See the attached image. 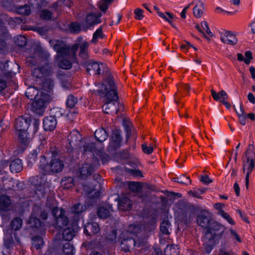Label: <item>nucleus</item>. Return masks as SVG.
<instances>
[{
    "label": "nucleus",
    "mask_w": 255,
    "mask_h": 255,
    "mask_svg": "<svg viewBox=\"0 0 255 255\" xmlns=\"http://www.w3.org/2000/svg\"><path fill=\"white\" fill-rule=\"evenodd\" d=\"M101 15H97L95 14L90 13L87 15L86 20L84 23V26L83 28L84 30H87L88 28H90L94 25L97 24L101 22L100 18Z\"/></svg>",
    "instance_id": "nucleus-12"
},
{
    "label": "nucleus",
    "mask_w": 255,
    "mask_h": 255,
    "mask_svg": "<svg viewBox=\"0 0 255 255\" xmlns=\"http://www.w3.org/2000/svg\"><path fill=\"white\" fill-rule=\"evenodd\" d=\"M78 102L77 99L73 95H69L67 99L66 104L68 107L73 108Z\"/></svg>",
    "instance_id": "nucleus-41"
},
{
    "label": "nucleus",
    "mask_w": 255,
    "mask_h": 255,
    "mask_svg": "<svg viewBox=\"0 0 255 255\" xmlns=\"http://www.w3.org/2000/svg\"><path fill=\"white\" fill-rule=\"evenodd\" d=\"M52 71L51 66L46 64L45 66L41 68H35L32 70L33 75L38 78H41L43 76H47L50 74Z\"/></svg>",
    "instance_id": "nucleus-13"
},
{
    "label": "nucleus",
    "mask_w": 255,
    "mask_h": 255,
    "mask_svg": "<svg viewBox=\"0 0 255 255\" xmlns=\"http://www.w3.org/2000/svg\"><path fill=\"white\" fill-rule=\"evenodd\" d=\"M29 224L31 227L38 228L41 227V223L40 220L34 215H32L29 220Z\"/></svg>",
    "instance_id": "nucleus-37"
},
{
    "label": "nucleus",
    "mask_w": 255,
    "mask_h": 255,
    "mask_svg": "<svg viewBox=\"0 0 255 255\" xmlns=\"http://www.w3.org/2000/svg\"><path fill=\"white\" fill-rule=\"evenodd\" d=\"M214 237L212 235L211 231H208L206 233L205 236L203 238L204 242V250L207 254H209L212 250L213 247L215 244Z\"/></svg>",
    "instance_id": "nucleus-9"
},
{
    "label": "nucleus",
    "mask_w": 255,
    "mask_h": 255,
    "mask_svg": "<svg viewBox=\"0 0 255 255\" xmlns=\"http://www.w3.org/2000/svg\"><path fill=\"white\" fill-rule=\"evenodd\" d=\"M214 208L218 210V215H219V213L220 211H223L222 210L223 208L224 207V205L221 203H216L214 205Z\"/></svg>",
    "instance_id": "nucleus-61"
},
{
    "label": "nucleus",
    "mask_w": 255,
    "mask_h": 255,
    "mask_svg": "<svg viewBox=\"0 0 255 255\" xmlns=\"http://www.w3.org/2000/svg\"><path fill=\"white\" fill-rule=\"evenodd\" d=\"M142 232L140 227L135 224L128 226L120 234V237L117 239V231L112 232V236L114 237L115 243L120 242L122 250L124 252H128L132 246L139 247L141 245V242L137 239L134 238L135 235Z\"/></svg>",
    "instance_id": "nucleus-3"
},
{
    "label": "nucleus",
    "mask_w": 255,
    "mask_h": 255,
    "mask_svg": "<svg viewBox=\"0 0 255 255\" xmlns=\"http://www.w3.org/2000/svg\"><path fill=\"white\" fill-rule=\"evenodd\" d=\"M155 222H152L150 225H147V226L145 227V229L144 231V232H146L147 231L148 232L151 231L155 229Z\"/></svg>",
    "instance_id": "nucleus-58"
},
{
    "label": "nucleus",
    "mask_w": 255,
    "mask_h": 255,
    "mask_svg": "<svg viewBox=\"0 0 255 255\" xmlns=\"http://www.w3.org/2000/svg\"><path fill=\"white\" fill-rule=\"evenodd\" d=\"M95 136L97 140L102 142L107 139L108 134L104 129L99 128L95 131Z\"/></svg>",
    "instance_id": "nucleus-26"
},
{
    "label": "nucleus",
    "mask_w": 255,
    "mask_h": 255,
    "mask_svg": "<svg viewBox=\"0 0 255 255\" xmlns=\"http://www.w3.org/2000/svg\"><path fill=\"white\" fill-rule=\"evenodd\" d=\"M248 99L250 103H251L252 104L255 103V97L254 96V95L252 93H249L248 94Z\"/></svg>",
    "instance_id": "nucleus-63"
},
{
    "label": "nucleus",
    "mask_w": 255,
    "mask_h": 255,
    "mask_svg": "<svg viewBox=\"0 0 255 255\" xmlns=\"http://www.w3.org/2000/svg\"><path fill=\"white\" fill-rule=\"evenodd\" d=\"M49 43L57 52L56 61L58 66L63 69H70L75 60L78 46L76 45L70 48L62 41L57 40H51Z\"/></svg>",
    "instance_id": "nucleus-2"
},
{
    "label": "nucleus",
    "mask_w": 255,
    "mask_h": 255,
    "mask_svg": "<svg viewBox=\"0 0 255 255\" xmlns=\"http://www.w3.org/2000/svg\"><path fill=\"white\" fill-rule=\"evenodd\" d=\"M112 0H101L99 2V6L100 9L103 11H106V10L108 8L109 3Z\"/></svg>",
    "instance_id": "nucleus-44"
},
{
    "label": "nucleus",
    "mask_w": 255,
    "mask_h": 255,
    "mask_svg": "<svg viewBox=\"0 0 255 255\" xmlns=\"http://www.w3.org/2000/svg\"><path fill=\"white\" fill-rule=\"evenodd\" d=\"M45 180L44 177H40L37 176L33 180L32 183L36 186H39L37 187L36 193L37 194L38 197H43L44 196V191H43V188L42 187L43 184L45 182Z\"/></svg>",
    "instance_id": "nucleus-15"
},
{
    "label": "nucleus",
    "mask_w": 255,
    "mask_h": 255,
    "mask_svg": "<svg viewBox=\"0 0 255 255\" xmlns=\"http://www.w3.org/2000/svg\"><path fill=\"white\" fill-rule=\"evenodd\" d=\"M197 222L199 226L202 227H206L209 224V220L206 216L201 215L198 216Z\"/></svg>",
    "instance_id": "nucleus-32"
},
{
    "label": "nucleus",
    "mask_w": 255,
    "mask_h": 255,
    "mask_svg": "<svg viewBox=\"0 0 255 255\" xmlns=\"http://www.w3.org/2000/svg\"><path fill=\"white\" fill-rule=\"evenodd\" d=\"M6 83L5 81L0 80V95L1 94L2 91L6 88Z\"/></svg>",
    "instance_id": "nucleus-62"
},
{
    "label": "nucleus",
    "mask_w": 255,
    "mask_h": 255,
    "mask_svg": "<svg viewBox=\"0 0 255 255\" xmlns=\"http://www.w3.org/2000/svg\"><path fill=\"white\" fill-rule=\"evenodd\" d=\"M83 26H84L83 22L82 24L76 22L72 23L70 26V31L72 33H79L81 30L85 31L83 28Z\"/></svg>",
    "instance_id": "nucleus-31"
},
{
    "label": "nucleus",
    "mask_w": 255,
    "mask_h": 255,
    "mask_svg": "<svg viewBox=\"0 0 255 255\" xmlns=\"http://www.w3.org/2000/svg\"><path fill=\"white\" fill-rule=\"evenodd\" d=\"M143 11L140 8H136L134 10L135 18L138 20H141L143 18Z\"/></svg>",
    "instance_id": "nucleus-51"
},
{
    "label": "nucleus",
    "mask_w": 255,
    "mask_h": 255,
    "mask_svg": "<svg viewBox=\"0 0 255 255\" xmlns=\"http://www.w3.org/2000/svg\"><path fill=\"white\" fill-rule=\"evenodd\" d=\"M40 16L45 19H49L52 17V13L48 10H43L40 13Z\"/></svg>",
    "instance_id": "nucleus-50"
},
{
    "label": "nucleus",
    "mask_w": 255,
    "mask_h": 255,
    "mask_svg": "<svg viewBox=\"0 0 255 255\" xmlns=\"http://www.w3.org/2000/svg\"><path fill=\"white\" fill-rule=\"evenodd\" d=\"M219 215L223 218L230 224H235V222L234 221L233 219L231 217V216L228 213L225 212L224 211H220V212L219 213Z\"/></svg>",
    "instance_id": "nucleus-43"
},
{
    "label": "nucleus",
    "mask_w": 255,
    "mask_h": 255,
    "mask_svg": "<svg viewBox=\"0 0 255 255\" xmlns=\"http://www.w3.org/2000/svg\"><path fill=\"white\" fill-rule=\"evenodd\" d=\"M131 204L130 200L127 197L121 198L118 203V208L121 210H128L130 209Z\"/></svg>",
    "instance_id": "nucleus-22"
},
{
    "label": "nucleus",
    "mask_w": 255,
    "mask_h": 255,
    "mask_svg": "<svg viewBox=\"0 0 255 255\" xmlns=\"http://www.w3.org/2000/svg\"><path fill=\"white\" fill-rule=\"evenodd\" d=\"M104 67V65L102 63H99L97 62H92L90 63L87 68V70L89 72L91 70H93L95 74H100L101 69Z\"/></svg>",
    "instance_id": "nucleus-23"
},
{
    "label": "nucleus",
    "mask_w": 255,
    "mask_h": 255,
    "mask_svg": "<svg viewBox=\"0 0 255 255\" xmlns=\"http://www.w3.org/2000/svg\"><path fill=\"white\" fill-rule=\"evenodd\" d=\"M99 92L104 102L103 107L104 113L112 115L117 114L122 105L118 101L117 88L112 77H109L107 79Z\"/></svg>",
    "instance_id": "nucleus-1"
},
{
    "label": "nucleus",
    "mask_w": 255,
    "mask_h": 255,
    "mask_svg": "<svg viewBox=\"0 0 255 255\" xmlns=\"http://www.w3.org/2000/svg\"><path fill=\"white\" fill-rule=\"evenodd\" d=\"M239 119V122L243 126H244L246 124V115H237Z\"/></svg>",
    "instance_id": "nucleus-54"
},
{
    "label": "nucleus",
    "mask_w": 255,
    "mask_h": 255,
    "mask_svg": "<svg viewBox=\"0 0 255 255\" xmlns=\"http://www.w3.org/2000/svg\"><path fill=\"white\" fill-rule=\"evenodd\" d=\"M9 169L11 172H20L22 169V161L19 158L14 159L9 165Z\"/></svg>",
    "instance_id": "nucleus-21"
},
{
    "label": "nucleus",
    "mask_w": 255,
    "mask_h": 255,
    "mask_svg": "<svg viewBox=\"0 0 255 255\" xmlns=\"http://www.w3.org/2000/svg\"><path fill=\"white\" fill-rule=\"evenodd\" d=\"M22 224V221L21 219L19 218H16L11 222V229L15 231L18 230L21 228Z\"/></svg>",
    "instance_id": "nucleus-35"
},
{
    "label": "nucleus",
    "mask_w": 255,
    "mask_h": 255,
    "mask_svg": "<svg viewBox=\"0 0 255 255\" xmlns=\"http://www.w3.org/2000/svg\"><path fill=\"white\" fill-rule=\"evenodd\" d=\"M208 231H211L212 235L214 237V239H215L216 236H219L220 237L223 233L224 231V227L221 224H215L212 229L208 230Z\"/></svg>",
    "instance_id": "nucleus-24"
},
{
    "label": "nucleus",
    "mask_w": 255,
    "mask_h": 255,
    "mask_svg": "<svg viewBox=\"0 0 255 255\" xmlns=\"http://www.w3.org/2000/svg\"><path fill=\"white\" fill-rule=\"evenodd\" d=\"M16 134L18 135L19 139L21 143L26 145L29 142V138L27 137V130L17 131Z\"/></svg>",
    "instance_id": "nucleus-33"
},
{
    "label": "nucleus",
    "mask_w": 255,
    "mask_h": 255,
    "mask_svg": "<svg viewBox=\"0 0 255 255\" xmlns=\"http://www.w3.org/2000/svg\"><path fill=\"white\" fill-rule=\"evenodd\" d=\"M201 181L204 184H208L212 182V180L207 175H204L201 177Z\"/></svg>",
    "instance_id": "nucleus-55"
},
{
    "label": "nucleus",
    "mask_w": 255,
    "mask_h": 255,
    "mask_svg": "<svg viewBox=\"0 0 255 255\" xmlns=\"http://www.w3.org/2000/svg\"><path fill=\"white\" fill-rule=\"evenodd\" d=\"M29 125V120L28 119L24 118L22 117H18L16 119L14 124L16 132L27 130Z\"/></svg>",
    "instance_id": "nucleus-14"
},
{
    "label": "nucleus",
    "mask_w": 255,
    "mask_h": 255,
    "mask_svg": "<svg viewBox=\"0 0 255 255\" xmlns=\"http://www.w3.org/2000/svg\"><path fill=\"white\" fill-rule=\"evenodd\" d=\"M213 98L216 101H220L222 99H227L228 96L224 90H221L219 93L216 92L214 90H211Z\"/></svg>",
    "instance_id": "nucleus-25"
},
{
    "label": "nucleus",
    "mask_w": 255,
    "mask_h": 255,
    "mask_svg": "<svg viewBox=\"0 0 255 255\" xmlns=\"http://www.w3.org/2000/svg\"><path fill=\"white\" fill-rule=\"evenodd\" d=\"M40 124V121L39 120L34 119L32 124V126L33 127L34 132H35L38 128Z\"/></svg>",
    "instance_id": "nucleus-59"
},
{
    "label": "nucleus",
    "mask_w": 255,
    "mask_h": 255,
    "mask_svg": "<svg viewBox=\"0 0 255 255\" xmlns=\"http://www.w3.org/2000/svg\"><path fill=\"white\" fill-rule=\"evenodd\" d=\"M53 216L55 217V226L57 228L62 229L65 227L63 232V238L65 240L71 241L78 231V223L74 221L72 225L68 224V219L64 215V211L62 209L54 208L52 210Z\"/></svg>",
    "instance_id": "nucleus-4"
},
{
    "label": "nucleus",
    "mask_w": 255,
    "mask_h": 255,
    "mask_svg": "<svg viewBox=\"0 0 255 255\" xmlns=\"http://www.w3.org/2000/svg\"><path fill=\"white\" fill-rule=\"evenodd\" d=\"M100 166V162L96 158L93 159V165L90 163H86L84 164L79 169V172L82 178L91 175L95 171V169Z\"/></svg>",
    "instance_id": "nucleus-8"
},
{
    "label": "nucleus",
    "mask_w": 255,
    "mask_h": 255,
    "mask_svg": "<svg viewBox=\"0 0 255 255\" xmlns=\"http://www.w3.org/2000/svg\"><path fill=\"white\" fill-rule=\"evenodd\" d=\"M170 227V224L168 221H163L160 225V230L163 234L167 235L169 234Z\"/></svg>",
    "instance_id": "nucleus-39"
},
{
    "label": "nucleus",
    "mask_w": 255,
    "mask_h": 255,
    "mask_svg": "<svg viewBox=\"0 0 255 255\" xmlns=\"http://www.w3.org/2000/svg\"><path fill=\"white\" fill-rule=\"evenodd\" d=\"M69 144L72 148H77L81 145V136L77 130H73L68 136Z\"/></svg>",
    "instance_id": "nucleus-10"
},
{
    "label": "nucleus",
    "mask_w": 255,
    "mask_h": 255,
    "mask_svg": "<svg viewBox=\"0 0 255 255\" xmlns=\"http://www.w3.org/2000/svg\"><path fill=\"white\" fill-rule=\"evenodd\" d=\"M97 214L101 218H106L109 216L110 210L105 206H101L98 209Z\"/></svg>",
    "instance_id": "nucleus-30"
},
{
    "label": "nucleus",
    "mask_w": 255,
    "mask_h": 255,
    "mask_svg": "<svg viewBox=\"0 0 255 255\" xmlns=\"http://www.w3.org/2000/svg\"><path fill=\"white\" fill-rule=\"evenodd\" d=\"M245 56L246 58L244 59V62L246 64H249L250 62V60L253 58L252 52L250 51H246Z\"/></svg>",
    "instance_id": "nucleus-52"
},
{
    "label": "nucleus",
    "mask_w": 255,
    "mask_h": 255,
    "mask_svg": "<svg viewBox=\"0 0 255 255\" xmlns=\"http://www.w3.org/2000/svg\"><path fill=\"white\" fill-rule=\"evenodd\" d=\"M11 202L8 196L3 195L0 196V213L7 211L11 208Z\"/></svg>",
    "instance_id": "nucleus-16"
},
{
    "label": "nucleus",
    "mask_w": 255,
    "mask_h": 255,
    "mask_svg": "<svg viewBox=\"0 0 255 255\" xmlns=\"http://www.w3.org/2000/svg\"><path fill=\"white\" fill-rule=\"evenodd\" d=\"M179 249L176 245H168L165 249L166 255H178L179 253Z\"/></svg>",
    "instance_id": "nucleus-28"
},
{
    "label": "nucleus",
    "mask_w": 255,
    "mask_h": 255,
    "mask_svg": "<svg viewBox=\"0 0 255 255\" xmlns=\"http://www.w3.org/2000/svg\"><path fill=\"white\" fill-rule=\"evenodd\" d=\"M122 141L121 132L119 130L114 131L112 133V137L110 139V146L114 148L119 146Z\"/></svg>",
    "instance_id": "nucleus-19"
},
{
    "label": "nucleus",
    "mask_w": 255,
    "mask_h": 255,
    "mask_svg": "<svg viewBox=\"0 0 255 255\" xmlns=\"http://www.w3.org/2000/svg\"><path fill=\"white\" fill-rule=\"evenodd\" d=\"M234 190L235 191L236 195L237 196H239L240 189V187L237 183H235V184L234 185Z\"/></svg>",
    "instance_id": "nucleus-64"
},
{
    "label": "nucleus",
    "mask_w": 255,
    "mask_h": 255,
    "mask_svg": "<svg viewBox=\"0 0 255 255\" xmlns=\"http://www.w3.org/2000/svg\"><path fill=\"white\" fill-rule=\"evenodd\" d=\"M188 194L194 197L200 198L199 193L197 190H190L188 192Z\"/></svg>",
    "instance_id": "nucleus-60"
},
{
    "label": "nucleus",
    "mask_w": 255,
    "mask_h": 255,
    "mask_svg": "<svg viewBox=\"0 0 255 255\" xmlns=\"http://www.w3.org/2000/svg\"><path fill=\"white\" fill-rule=\"evenodd\" d=\"M220 33V39L226 44L235 45L238 42L237 38L231 31H224Z\"/></svg>",
    "instance_id": "nucleus-11"
},
{
    "label": "nucleus",
    "mask_w": 255,
    "mask_h": 255,
    "mask_svg": "<svg viewBox=\"0 0 255 255\" xmlns=\"http://www.w3.org/2000/svg\"><path fill=\"white\" fill-rule=\"evenodd\" d=\"M192 4V2L190 3L189 5H188L186 6H185L183 8V9L182 10V12L180 13V16H181V18H184V19L186 18V11L189 9V8L190 7V5Z\"/></svg>",
    "instance_id": "nucleus-57"
},
{
    "label": "nucleus",
    "mask_w": 255,
    "mask_h": 255,
    "mask_svg": "<svg viewBox=\"0 0 255 255\" xmlns=\"http://www.w3.org/2000/svg\"><path fill=\"white\" fill-rule=\"evenodd\" d=\"M104 35L103 34L102 29L100 27L94 33L92 42L93 43H96L99 39H102Z\"/></svg>",
    "instance_id": "nucleus-34"
},
{
    "label": "nucleus",
    "mask_w": 255,
    "mask_h": 255,
    "mask_svg": "<svg viewBox=\"0 0 255 255\" xmlns=\"http://www.w3.org/2000/svg\"><path fill=\"white\" fill-rule=\"evenodd\" d=\"M43 124L44 130L50 131L56 128L57 121L54 117H47L44 119Z\"/></svg>",
    "instance_id": "nucleus-17"
},
{
    "label": "nucleus",
    "mask_w": 255,
    "mask_h": 255,
    "mask_svg": "<svg viewBox=\"0 0 255 255\" xmlns=\"http://www.w3.org/2000/svg\"><path fill=\"white\" fill-rule=\"evenodd\" d=\"M86 209V207L80 203L74 205L71 209V212L73 214H78Z\"/></svg>",
    "instance_id": "nucleus-36"
},
{
    "label": "nucleus",
    "mask_w": 255,
    "mask_h": 255,
    "mask_svg": "<svg viewBox=\"0 0 255 255\" xmlns=\"http://www.w3.org/2000/svg\"><path fill=\"white\" fill-rule=\"evenodd\" d=\"M95 144L94 143H89L84 146V152L86 153L88 151L92 152L95 151Z\"/></svg>",
    "instance_id": "nucleus-48"
},
{
    "label": "nucleus",
    "mask_w": 255,
    "mask_h": 255,
    "mask_svg": "<svg viewBox=\"0 0 255 255\" xmlns=\"http://www.w3.org/2000/svg\"><path fill=\"white\" fill-rule=\"evenodd\" d=\"M40 151V147H37L33 149L28 155L27 158V165L29 167H32L36 162L37 156Z\"/></svg>",
    "instance_id": "nucleus-20"
},
{
    "label": "nucleus",
    "mask_w": 255,
    "mask_h": 255,
    "mask_svg": "<svg viewBox=\"0 0 255 255\" xmlns=\"http://www.w3.org/2000/svg\"><path fill=\"white\" fill-rule=\"evenodd\" d=\"M203 4L199 2L197 4L193 9L194 15L197 18H200L203 14Z\"/></svg>",
    "instance_id": "nucleus-29"
},
{
    "label": "nucleus",
    "mask_w": 255,
    "mask_h": 255,
    "mask_svg": "<svg viewBox=\"0 0 255 255\" xmlns=\"http://www.w3.org/2000/svg\"><path fill=\"white\" fill-rule=\"evenodd\" d=\"M229 232L233 239L236 240L239 243L242 242L241 239L235 231L231 229L229 230Z\"/></svg>",
    "instance_id": "nucleus-49"
},
{
    "label": "nucleus",
    "mask_w": 255,
    "mask_h": 255,
    "mask_svg": "<svg viewBox=\"0 0 255 255\" xmlns=\"http://www.w3.org/2000/svg\"><path fill=\"white\" fill-rule=\"evenodd\" d=\"M63 167V162L58 158H53L49 163L44 155L40 157L38 167L40 172L43 174H51L61 172Z\"/></svg>",
    "instance_id": "nucleus-6"
},
{
    "label": "nucleus",
    "mask_w": 255,
    "mask_h": 255,
    "mask_svg": "<svg viewBox=\"0 0 255 255\" xmlns=\"http://www.w3.org/2000/svg\"><path fill=\"white\" fill-rule=\"evenodd\" d=\"M18 12L21 14L28 15L30 12V9L28 5H25L19 7L18 9Z\"/></svg>",
    "instance_id": "nucleus-45"
},
{
    "label": "nucleus",
    "mask_w": 255,
    "mask_h": 255,
    "mask_svg": "<svg viewBox=\"0 0 255 255\" xmlns=\"http://www.w3.org/2000/svg\"><path fill=\"white\" fill-rule=\"evenodd\" d=\"M100 228L98 223L93 222L88 223L85 225L84 233L87 235L91 236L92 234H97L99 232Z\"/></svg>",
    "instance_id": "nucleus-18"
},
{
    "label": "nucleus",
    "mask_w": 255,
    "mask_h": 255,
    "mask_svg": "<svg viewBox=\"0 0 255 255\" xmlns=\"http://www.w3.org/2000/svg\"><path fill=\"white\" fill-rule=\"evenodd\" d=\"M32 246L36 249H39L43 246L42 239L39 237H35L32 239Z\"/></svg>",
    "instance_id": "nucleus-40"
},
{
    "label": "nucleus",
    "mask_w": 255,
    "mask_h": 255,
    "mask_svg": "<svg viewBox=\"0 0 255 255\" xmlns=\"http://www.w3.org/2000/svg\"><path fill=\"white\" fill-rule=\"evenodd\" d=\"M62 184L65 188H70L74 185V179L72 177L65 178L62 181Z\"/></svg>",
    "instance_id": "nucleus-42"
},
{
    "label": "nucleus",
    "mask_w": 255,
    "mask_h": 255,
    "mask_svg": "<svg viewBox=\"0 0 255 255\" xmlns=\"http://www.w3.org/2000/svg\"><path fill=\"white\" fill-rule=\"evenodd\" d=\"M129 188L133 191H137L139 188L138 183L137 182H132L129 184Z\"/></svg>",
    "instance_id": "nucleus-53"
},
{
    "label": "nucleus",
    "mask_w": 255,
    "mask_h": 255,
    "mask_svg": "<svg viewBox=\"0 0 255 255\" xmlns=\"http://www.w3.org/2000/svg\"><path fill=\"white\" fill-rule=\"evenodd\" d=\"M201 27L207 34H208L210 36H213V33L210 30L208 23L206 21H203L201 22Z\"/></svg>",
    "instance_id": "nucleus-47"
},
{
    "label": "nucleus",
    "mask_w": 255,
    "mask_h": 255,
    "mask_svg": "<svg viewBox=\"0 0 255 255\" xmlns=\"http://www.w3.org/2000/svg\"><path fill=\"white\" fill-rule=\"evenodd\" d=\"M25 95L29 99L33 101L32 104L34 112L42 115L45 105L50 100L49 95L44 93L43 90L38 91L34 87L28 88Z\"/></svg>",
    "instance_id": "nucleus-5"
},
{
    "label": "nucleus",
    "mask_w": 255,
    "mask_h": 255,
    "mask_svg": "<svg viewBox=\"0 0 255 255\" xmlns=\"http://www.w3.org/2000/svg\"><path fill=\"white\" fill-rule=\"evenodd\" d=\"M77 45L78 47H80V55L83 58H86L87 57V51L88 47V43L85 41H82L79 45L75 44L73 46Z\"/></svg>",
    "instance_id": "nucleus-27"
},
{
    "label": "nucleus",
    "mask_w": 255,
    "mask_h": 255,
    "mask_svg": "<svg viewBox=\"0 0 255 255\" xmlns=\"http://www.w3.org/2000/svg\"><path fill=\"white\" fill-rule=\"evenodd\" d=\"M255 154L254 147L253 144H249L243 158V172L246 174V186L248 189L249 185V175L255 167L254 158Z\"/></svg>",
    "instance_id": "nucleus-7"
},
{
    "label": "nucleus",
    "mask_w": 255,
    "mask_h": 255,
    "mask_svg": "<svg viewBox=\"0 0 255 255\" xmlns=\"http://www.w3.org/2000/svg\"><path fill=\"white\" fill-rule=\"evenodd\" d=\"M166 14L167 15L166 16H165V18H164L166 21L168 22L170 24H171V20L174 18L173 15L170 13L166 12Z\"/></svg>",
    "instance_id": "nucleus-56"
},
{
    "label": "nucleus",
    "mask_w": 255,
    "mask_h": 255,
    "mask_svg": "<svg viewBox=\"0 0 255 255\" xmlns=\"http://www.w3.org/2000/svg\"><path fill=\"white\" fill-rule=\"evenodd\" d=\"M142 149L144 153L149 154L153 152V146L151 145L147 146L146 144H143Z\"/></svg>",
    "instance_id": "nucleus-46"
},
{
    "label": "nucleus",
    "mask_w": 255,
    "mask_h": 255,
    "mask_svg": "<svg viewBox=\"0 0 255 255\" xmlns=\"http://www.w3.org/2000/svg\"><path fill=\"white\" fill-rule=\"evenodd\" d=\"M63 253L66 255H73L74 254V249L69 243H66L63 247Z\"/></svg>",
    "instance_id": "nucleus-38"
}]
</instances>
